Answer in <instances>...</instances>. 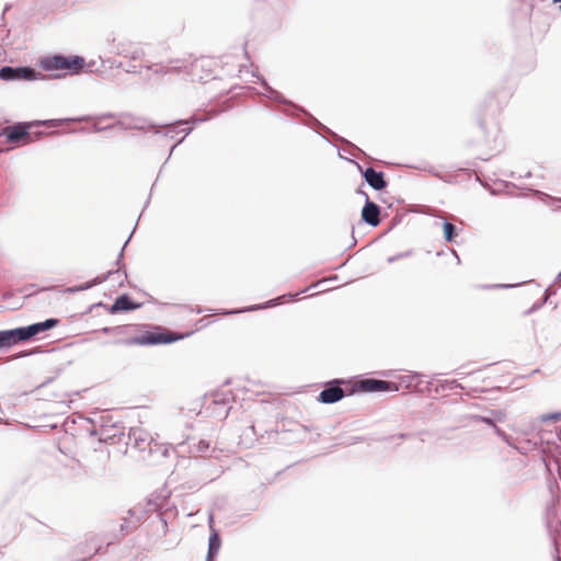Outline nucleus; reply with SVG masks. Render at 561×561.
Masks as SVG:
<instances>
[{
    "mask_svg": "<svg viewBox=\"0 0 561 561\" xmlns=\"http://www.w3.org/2000/svg\"><path fill=\"white\" fill-rule=\"evenodd\" d=\"M98 434H99V433H98V431H95V430L90 432V435H91V436H96Z\"/></svg>",
    "mask_w": 561,
    "mask_h": 561,
    "instance_id": "54",
    "label": "nucleus"
},
{
    "mask_svg": "<svg viewBox=\"0 0 561 561\" xmlns=\"http://www.w3.org/2000/svg\"><path fill=\"white\" fill-rule=\"evenodd\" d=\"M190 448H191V453L206 455L210 450V442L207 439H199L197 443L190 445Z\"/></svg>",
    "mask_w": 561,
    "mask_h": 561,
    "instance_id": "28",
    "label": "nucleus"
},
{
    "mask_svg": "<svg viewBox=\"0 0 561 561\" xmlns=\"http://www.w3.org/2000/svg\"><path fill=\"white\" fill-rule=\"evenodd\" d=\"M173 70H175V68H168V69H165L163 67H160V68L154 69L153 71H154V73H169V72H171Z\"/></svg>",
    "mask_w": 561,
    "mask_h": 561,
    "instance_id": "42",
    "label": "nucleus"
},
{
    "mask_svg": "<svg viewBox=\"0 0 561 561\" xmlns=\"http://www.w3.org/2000/svg\"><path fill=\"white\" fill-rule=\"evenodd\" d=\"M169 456V449L163 447L154 439H152L151 445H149L147 453L144 455L142 460L148 461L149 463H159L162 459Z\"/></svg>",
    "mask_w": 561,
    "mask_h": 561,
    "instance_id": "15",
    "label": "nucleus"
},
{
    "mask_svg": "<svg viewBox=\"0 0 561 561\" xmlns=\"http://www.w3.org/2000/svg\"><path fill=\"white\" fill-rule=\"evenodd\" d=\"M248 430H250L254 435H256L255 426L251 425Z\"/></svg>",
    "mask_w": 561,
    "mask_h": 561,
    "instance_id": "52",
    "label": "nucleus"
},
{
    "mask_svg": "<svg viewBox=\"0 0 561 561\" xmlns=\"http://www.w3.org/2000/svg\"><path fill=\"white\" fill-rule=\"evenodd\" d=\"M60 323V319L58 318H47L44 321L34 322L28 325H23L22 331L23 334L26 336L27 341L33 340L38 334L44 333L46 331H49L56 327H58Z\"/></svg>",
    "mask_w": 561,
    "mask_h": 561,
    "instance_id": "12",
    "label": "nucleus"
},
{
    "mask_svg": "<svg viewBox=\"0 0 561 561\" xmlns=\"http://www.w3.org/2000/svg\"><path fill=\"white\" fill-rule=\"evenodd\" d=\"M0 79L3 81H35L45 79V76L31 66H2Z\"/></svg>",
    "mask_w": 561,
    "mask_h": 561,
    "instance_id": "8",
    "label": "nucleus"
},
{
    "mask_svg": "<svg viewBox=\"0 0 561 561\" xmlns=\"http://www.w3.org/2000/svg\"><path fill=\"white\" fill-rule=\"evenodd\" d=\"M348 161H350L351 163L356 164L357 170H358V172H359L360 174H362V172H364V170L366 169V168H364L362 164H359L358 162H355L354 160L348 159Z\"/></svg>",
    "mask_w": 561,
    "mask_h": 561,
    "instance_id": "45",
    "label": "nucleus"
},
{
    "mask_svg": "<svg viewBox=\"0 0 561 561\" xmlns=\"http://www.w3.org/2000/svg\"><path fill=\"white\" fill-rule=\"evenodd\" d=\"M531 280H528V282H522V283H518V284H490V285H481V288L482 289H510V288H515L517 286H520V285H524L526 283H530Z\"/></svg>",
    "mask_w": 561,
    "mask_h": 561,
    "instance_id": "31",
    "label": "nucleus"
},
{
    "mask_svg": "<svg viewBox=\"0 0 561 561\" xmlns=\"http://www.w3.org/2000/svg\"><path fill=\"white\" fill-rule=\"evenodd\" d=\"M62 54H54L45 56L39 60V67L44 71H57L61 70Z\"/></svg>",
    "mask_w": 561,
    "mask_h": 561,
    "instance_id": "20",
    "label": "nucleus"
},
{
    "mask_svg": "<svg viewBox=\"0 0 561 561\" xmlns=\"http://www.w3.org/2000/svg\"><path fill=\"white\" fill-rule=\"evenodd\" d=\"M31 125L28 123H14L3 129L2 135L7 142H30L32 140Z\"/></svg>",
    "mask_w": 561,
    "mask_h": 561,
    "instance_id": "11",
    "label": "nucleus"
},
{
    "mask_svg": "<svg viewBox=\"0 0 561 561\" xmlns=\"http://www.w3.org/2000/svg\"><path fill=\"white\" fill-rule=\"evenodd\" d=\"M149 201H150V196H149V197H148V199L146 201V203H145V207H147V206H148Z\"/></svg>",
    "mask_w": 561,
    "mask_h": 561,
    "instance_id": "62",
    "label": "nucleus"
},
{
    "mask_svg": "<svg viewBox=\"0 0 561 561\" xmlns=\"http://www.w3.org/2000/svg\"><path fill=\"white\" fill-rule=\"evenodd\" d=\"M558 438H559V440L561 442V432H560V433H558Z\"/></svg>",
    "mask_w": 561,
    "mask_h": 561,
    "instance_id": "63",
    "label": "nucleus"
},
{
    "mask_svg": "<svg viewBox=\"0 0 561 561\" xmlns=\"http://www.w3.org/2000/svg\"><path fill=\"white\" fill-rule=\"evenodd\" d=\"M107 61H108L111 68H114L115 65L118 62L116 60H111V59H108Z\"/></svg>",
    "mask_w": 561,
    "mask_h": 561,
    "instance_id": "50",
    "label": "nucleus"
},
{
    "mask_svg": "<svg viewBox=\"0 0 561 561\" xmlns=\"http://www.w3.org/2000/svg\"><path fill=\"white\" fill-rule=\"evenodd\" d=\"M103 118H112L113 117V114L112 113H105L102 115Z\"/></svg>",
    "mask_w": 561,
    "mask_h": 561,
    "instance_id": "51",
    "label": "nucleus"
},
{
    "mask_svg": "<svg viewBox=\"0 0 561 561\" xmlns=\"http://www.w3.org/2000/svg\"><path fill=\"white\" fill-rule=\"evenodd\" d=\"M220 538H219V535L214 530L211 531L210 536H209V546H208V561H211L215 556L218 553L219 551V548H220Z\"/></svg>",
    "mask_w": 561,
    "mask_h": 561,
    "instance_id": "23",
    "label": "nucleus"
},
{
    "mask_svg": "<svg viewBox=\"0 0 561 561\" xmlns=\"http://www.w3.org/2000/svg\"><path fill=\"white\" fill-rule=\"evenodd\" d=\"M531 176V172H527L524 178H530Z\"/></svg>",
    "mask_w": 561,
    "mask_h": 561,
    "instance_id": "59",
    "label": "nucleus"
},
{
    "mask_svg": "<svg viewBox=\"0 0 561 561\" xmlns=\"http://www.w3.org/2000/svg\"><path fill=\"white\" fill-rule=\"evenodd\" d=\"M280 299H282V297H276V298L265 301L264 304L252 305V306H249V307L240 309V310H229V311H226V313L234 314V313H240L243 311H254V310H261V309L268 308V307H275L280 304Z\"/></svg>",
    "mask_w": 561,
    "mask_h": 561,
    "instance_id": "22",
    "label": "nucleus"
},
{
    "mask_svg": "<svg viewBox=\"0 0 561 561\" xmlns=\"http://www.w3.org/2000/svg\"><path fill=\"white\" fill-rule=\"evenodd\" d=\"M11 9V4L10 3H7L3 8V12H2V20H4V14Z\"/></svg>",
    "mask_w": 561,
    "mask_h": 561,
    "instance_id": "46",
    "label": "nucleus"
},
{
    "mask_svg": "<svg viewBox=\"0 0 561 561\" xmlns=\"http://www.w3.org/2000/svg\"><path fill=\"white\" fill-rule=\"evenodd\" d=\"M111 427L115 430L113 434H110L108 428L106 427L102 430L101 435H103V440H110L112 444H124L126 447L131 446L139 453L140 458L142 459L153 438L144 430L138 427H130L127 433L116 428V425H112Z\"/></svg>",
    "mask_w": 561,
    "mask_h": 561,
    "instance_id": "5",
    "label": "nucleus"
},
{
    "mask_svg": "<svg viewBox=\"0 0 561 561\" xmlns=\"http://www.w3.org/2000/svg\"><path fill=\"white\" fill-rule=\"evenodd\" d=\"M535 194L547 205L549 206H552L554 205L556 203H560L561 202V197H554V196H551L545 192H541V191H535Z\"/></svg>",
    "mask_w": 561,
    "mask_h": 561,
    "instance_id": "30",
    "label": "nucleus"
},
{
    "mask_svg": "<svg viewBox=\"0 0 561 561\" xmlns=\"http://www.w3.org/2000/svg\"><path fill=\"white\" fill-rule=\"evenodd\" d=\"M206 121H207L206 116L192 115L186 119H176L172 123H168V124H163V125H158V124H153V123L149 124V126H148L149 131H151L154 135L162 136V137H165L169 139H175L179 134L183 133V136L181 138L176 139V141L171 146L169 156H168L167 160L164 161L163 165L170 160L174 149L180 144H182L184 141L186 136H188L193 131L194 127L197 124L204 123Z\"/></svg>",
    "mask_w": 561,
    "mask_h": 561,
    "instance_id": "4",
    "label": "nucleus"
},
{
    "mask_svg": "<svg viewBox=\"0 0 561 561\" xmlns=\"http://www.w3.org/2000/svg\"><path fill=\"white\" fill-rule=\"evenodd\" d=\"M443 231L444 239L449 243L454 242L456 237L458 236L457 227L446 219L443 221Z\"/></svg>",
    "mask_w": 561,
    "mask_h": 561,
    "instance_id": "25",
    "label": "nucleus"
},
{
    "mask_svg": "<svg viewBox=\"0 0 561 561\" xmlns=\"http://www.w3.org/2000/svg\"><path fill=\"white\" fill-rule=\"evenodd\" d=\"M208 519H209V526H211L214 523L213 515H209Z\"/></svg>",
    "mask_w": 561,
    "mask_h": 561,
    "instance_id": "55",
    "label": "nucleus"
},
{
    "mask_svg": "<svg viewBox=\"0 0 561 561\" xmlns=\"http://www.w3.org/2000/svg\"><path fill=\"white\" fill-rule=\"evenodd\" d=\"M479 126L484 134L486 144H490L489 138H492L493 146H490V149L495 152H500L503 148V141L499 137V129L496 127H493L491 130L486 129L485 123L481 118L479 119Z\"/></svg>",
    "mask_w": 561,
    "mask_h": 561,
    "instance_id": "19",
    "label": "nucleus"
},
{
    "mask_svg": "<svg viewBox=\"0 0 561 561\" xmlns=\"http://www.w3.org/2000/svg\"><path fill=\"white\" fill-rule=\"evenodd\" d=\"M362 178L373 190L377 192H381L388 186L385 172L377 171L373 167H367L364 172H362Z\"/></svg>",
    "mask_w": 561,
    "mask_h": 561,
    "instance_id": "14",
    "label": "nucleus"
},
{
    "mask_svg": "<svg viewBox=\"0 0 561 561\" xmlns=\"http://www.w3.org/2000/svg\"><path fill=\"white\" fill-rule=\"evenodd\" d=\"M115 301L118 304L122 312H130L142 306V304L135 301L127 293L121 294L116 297Z\"/></svg>",
    "mask_w": 561,
    "mask_h": 561,
    "instance_id": "21",
    "label": "nucleus"
},
{
    "mask_svg": "<svg viewBox=\"0 0 561 561\" xmlns=\"http://www.w3.org/2000/svg\"><path fill=\"white\" fill-rule=\"evenodd\" d=\"M94 308H104V309H105V308H106V304H104V302H102V301H99V302L92 304V305L88 308L87 312H91Z\"/></svg>",
    "mask_w": 561,
    "mask_h": 561,
    "instance_id": "41",
    "label": "nucleus"
},
{
    "mask_svg": "<svg viewBox=\"0 0 561 561\" xmlns=\"http://www.w3.org/2000/svg\"><path fill=\"white\" fill-rule=\"evenodd\" d=\"M354 394H356V390L353 379L334 378L325 382L317 400L323 404H333Z\"/></svg>",
    "mask_w": 561,
    "mask_h": 561,
    "instance_id": "6",
    "label": "nucleus"
},
{
    "mask_svg": "<svg viewBox=\"0 0 561 561\" xmlns=\"http://www.w3.org/2000/svg\"><path fill=\"white\" fill-rule=\"evenodd\" d=\"M380 206L373 202L368 195H366V202L364 203V206L360 211L362 220L370 226V227H377L380 224Z\"/></svg>",
    "mask_w": 561,
    "mask_h": 561,
    "instance_id": "13",
    "label": "nucleus"
},
{
    "mask_svg": "<svg viewBox=\"0 0 561 561\" xmlns=\"http://www.w3.org/2000/svg\"><path fill=\"white\" fill-rule=\"evenodd\" d=\"M354 382L356 393L398 392L393 380L366 378Z\"/></svg>",
    "mask_w": 561,
    "mask_h": 561,
    "instance_id": "10",
    "label": "nucleus"
},
{
    "mask_svg": "<svg viewBox=\"0 0 561 561\" xmlns=\"http://www.w3.org/2000/svg\"><path fill=\"white\" fill-rule=\"evenodd\" d=\"M455 389H463V386L458 382L456 379H446V380H438L436 385L434 386L432 381L426 382V392L435 394H439L445 391L455 390Z\"/></svg>",
    "mask_w": 561,
    "mask_h": 561,
    "instance_id": "17",
    "label": "nucleus"
},
{
    "mask_svg": "<svg viewBox=\"0 0 561 561\" xmlns=\"http://www.w3.org/2000/svg\"><path fill=\"white\" fill-rule=\"evenodd\" d=\"M136 227H137V224L135 225V227H134V229H133L131 233L129 234V237L127 238V240H126V241H125V243L123 244V247H122V249H121V252L118 253L117 259H116V262H115V263H116V265L118 266V268H117L116 271H119L117 274L123 273V274H124V276H125V278L127 277V272H126L125 265H124V263H123L124 250H125V248H126L127 243L130 241V239H131V237H133V233H134V231H135Z\"/></svg>",
    "mask_w": 561,
    "mask_h": 561,
    "instance_id": "27",
    "label": "nucleus"
},
{
    "mask_svg": "<svg viewBox=\"0 0 561 561\" xmlns=\"http://www.w3.org/2000/svg\"><path fill=\"white\" fill-rule=\"evenodd\" d=\"M43 350H42V346H36L32 350H27V351H21L16 357L18 358H22V357H26V356H31V355H34V354H38V353H42Z\"/></svg>",
    "mask_w": 561,
    "mask_h": 561,
    "instance_id": "33",
    "label": "nucleus"
},
{
    "mask_svg": "<svg viewBox=\"0 0 561 561\" xmlns=\"http://www.w3.org/2000/svg\"><path fill=\"white\" fill-rule=\"evenodd\" d=\"M399 436H400V438H405L408 436V434H400Z\"/></svg>",
    "mask_w": 561,
    "mask_h": 561,
    "instance_id": "61",
    "label": "nucleus"
},
{
    "mask_svg": "<svg viewBox=\"0 0 561 561\" xmlns=\"http://www.w3.org/2000/svg\"><path fill=\"white\" fill-rule=\"evenodd\" d=\"M400 220H401L400 218L393 219V221H392V224L390 226V229L394 228L400 222Z\"/></svg>",
    "mask_w": 561,
    "mask_h": 561,
    "instance_id": "48",
    "label": "nucleus"
},
{
    "mask_svg": "<svg viewBox=\"0 0 561 561\" xmlns=\"http://www.w3.org/2000/svg\"><path fill=\"white\" fill-rule=\"evenodd\" d=\"M554 282H561V272L557 275Z\"/></svg>",
    "mask_w": 561,
    "mask_h": 561,
    "instance_id": "53",
    "label": "nucleus"
},
{
    "mask_svg": "<svg viewBox=\"0 0 561 561\" xmlns=\"http://www.w3.org/2000/svg\"><path fill=\"white\" fill-rule=\"evenodd\" d=\"M118 286L119 287L124 286V280L123 279L118 282Z\"/></svg>",
    "mask_w": 561,
    "mask_h": 561,
    "instance_id": "60",
    "label": "nucleus"
},
{
    "mask_svg": "<svg viewBox=\"0 0 561 561\" xmlns=\"http://www.w3.org/2000/svg\"><path fill=\"white\" fill-rule=\"evenodd\" d=\"M539 420L543 423L551 422V421H553V422L560 421L561 420V411L541 414L539 416Z\"/></svg>",
    "mask_w": 561,
    "mask_h": 561,
    "instance_id": "32",
    "label": "nucleus"
},
{
    "mask_svg": "<svg viewBox=\"0 0 561 561\" xmlns=\"http://www.w3.org/2000/svg\"><path fill=\"white\" fill-rule=\"evenodd\" d=\"M558 3H560V5H559V11H561V0H559V2H558Z\"/></svg>",
    "mask_w": 561,
    "mask_h": 561,
    "instance_id": "64",
    "label": "nucleus"
},
{
    "mask_svg": "<svg viewBox=\"0 0 561 561\" xmlns=\"http://www.w3.org/2000/svg\"><path fill=\"white\" fill-rule=\"evenodd\" d=\"M495 434L501 437L503 440L507 442L508 435L499 426H493Z\"/></svg>",
    "mask_w": 561,
    "mask_h": 561,
    "instance_id": "39",
    "label": "nucleus"
},
{
    "mask_svg": "<svg viewBox=\"0 0 561 561\" xmlns=\"http://www.w3.org/2000/svg\"><path fill=\"white\" fill-rule=\"evenodd\" d=\"M2 334L7 351L19 343L27 342L26 336L23 334L21 327L2 330Z\"/></svg>",
    "mask_w": 561,
    "mask_h": 561,
    "instance_id": "18",
    "label": "nucleus"
},
{
    "mask_svg": "<svg viewBox=\"0 0 561 561\" xmlns=\"http://www.w3.org/2000/svg\"><path fill=\"white\" fill-rule=\"evenodd\" d=\"M179 513L176 507L167 506L162 508L157 502L152 500L146 501V503H139L127 511V516H123V523L119 526L126 524L139 523L140 526H168L174 523V518L178 517Z\"/></svg>",
    "mask_w": 561,
    "mask_h": 561,
    "instance_id": "2",
    "label": "nucleus"
},
{
    "mask_svg": "<svg viewBox=\"0 0 561 561\" xmlns=\"http://www.w3.org/2000/svg\"><path fill=\"white\" fill-rule=\"evenodd\" d=\"M479 159L482 160V161H486V160L490 159V157H485V158L484 157H479Z\"/></svg>",
    "mask_w": 561,
    "mask_h": 561,
    "instance_id": "56",
    "label": "nucleus"
},
{
    "mask_svg": "<svg viewBox=\"0 0 561 561\" xmlns=\"http://www.w3.org/2000/svg\"><path fill=\"white\" fill-rule=\"evenodd\" d=\"M88 119H90V116H80V117H76V118H62V119H47V121H44L43 123L46 125H49V126H58L64 122H84Z\"/></svg>",
    "mask_w": 561,
    "mask_h": 561,
    "instance_id": "29",
    "label": "nucleus"
},
{
    "mask_svg": "<svg viewBox=\"0 0 561 561\" xmlns=\"http://www.w3.org/2000/svg\"><path fill=\"white\" fill-rule=\"evenodd\" d=\"M117 54L125 57V58H128L130 61H136V60H139L141 59L144 56H145V53L141 48H123V49H118L117 50Z\"/></svg>",
    "mask_w": 561,
    "mask_h": 561,
    "instance_id": "24",
    "label": "nucleus"
},
{
    "mask_svg": "<svg viewBox=\"0 0 561 561\" xmlns=\"http://www.w3.org/2000/svg\"><path fill=\"white\" fill-rule=\"evenodd\" d=\"M115 68H121V69H124L126 68L124 62L123 61H118L116 65H115Z\"/></svg>",
    "mask_w": 561,
    "mask_h": 561,
    "instance_id": "49",
    "label": "nucleus"
},
{
    "mask_svg": "<svg viewBox=\"0 0 561 561\" xmlns=\"http://www.w3.org/2000/svg\"><path fill=\"white\" fill-rule=\"evenodd\" d=\"M103 334L123 335L126 337L116 339L112 342L114 345L123 346H153L168 345L190 336L192 332L184 335H175L169 329L157 324H121L115 327H103L99 330Z\"/></svg>",
    "mask_w": 561,
    "mask_h": 561,
    "instance_id": "1",
    "label": "nucleus"
},
{
    "mask_svg": "<svg viewBox=\"0 0 561 561\" xmlns=\"http://www.w3.org/2000/svg\"><path fill=\"white\" fill-rule=\"evenodd\" d=\"M356 193H357V194H359V195H362V196H364L365 198H366V195H368L365 191H363V190H362V187H358V188L356 190Z\"/></svg>",
    "mask_w": 561,
    "mask_h": 561,
    "instance_id": "47",
    "label": "nucleus"
},
{
    "mask_svg": "<svg viewBox=\"0 0 561 561\" xmlns=\"http://www.w3.org/2000/svg\"><path fill=\"white\" fill-rule=\"evenodd\" d=\"M51 380H53V378L47 379V381H45L42 386L49 383Z\"/></svg>",
    "mask_w": 561,
    "mask_h": 561,
    "instance_id": "57",
    "label": "nucleus"
},
{
    "mask_svg": "<svg viewBox=\"0 0 561 561\" xmlns=\"http://www.w3.org/2000/svg\"><path fill=\"white\" fill-rule=\"evenodd\" d=\"M502 390L501 387H495V388H491V389H488V388H481L480 389V392H500Z\"/></svg>",
    "mask_w": 561,
    "mask_h": 561,
    "instance_id": "43",
    "label": "nucleus"
},
{
    "mask_svg": "<svg viewBox=\"0 0 561 561\" xmlns=\"http://www.w3.org/2000/svg\"><path fill=\"white\" fill-rule=\"evenodd\" d=\"M93 65L94 61L87 64L84 57L80 55L62 54L61 70L64 71V73H55L53 75V77L59 79L67 75L75 76L83 72H90L92 71L91 68Z\"/></svg>",
    "mask_w": 561,
    "mask_h": 561,
    "instance_id": "9",
    "label": "nucleus"
},
{
    "mask_svg": "<svg viewBox=\"0 0 561 561\" xmlns=\"http://www.w3.org/2000/svg\"><path fill=\"white\" fill-rule=\"evenodd\" d=\"M476 419L479 420L480 422L486 424V425L492 426V427L495 425L494 420L492 417H490V416L477 415Z\"/></svg>",
    "mask_w": 561,
    "mask_h": 561,
    "instance_id": "37",
    "label": "nucleus"
},
{
    "mask_svg": "<svg viewBox=\"0 0 561 561\" xmlns=\"http://www.w3.org/2000/svg\"><path fill=\"white\" fill-rule=\"evenodd\" d=\"M317 134H318L319 136H321V137H322V139H325L328 142H330V141L325 138V136L321 135L319 131H317Z\"/></svg>",
    "mask_w": 561,
    "mask_h": 561,
    "instance_id": "58",
    "label": "nucleus"
},
{
    "mask_svg": "<svg viewBox=\"0 0 561 561\" xmlns=\"http://www.w3.org/2000/svg\"><path fill=\"white\" fill-rule=\"evenodd\" d=\"M118 272L119 271H108L105 274H101V275L95 276L91 280H88L85 283L68 287L66 291L69 293V294H77V293H80V291H83V290H88V289H90V288H92V287H94L96 285H100V284L106 282L113 275H116V273H118Z\"/></svg>",
    "mask_w": 561,
    "mask_h": 561,
    "instance_id": "16",
    "label": "nucleus"
},
{
    "mask_svg": "<svg viewBox=\"0 0 561 561\" xmlns=\"http://www.w3.org/2000/svg\"><path fill=\"white\" fill-rule=\"evenodd\" d=\"M379 375L386 378H394L397 380H393L396 386L398 387V391L400 389H405L412 392H420L424 393L426 392V386L424 388H421V385L423 382L422 378L425 377L424 374L412 371L407 375H397L396 370L393 369H387L379 371Z\"/></svg>",
    "mask_w": 561,
    "mask_h": 561,
    "instance_id": "7",
    "label": "nucleus"
},
{
    "mask_svg": "<svg viewBox=\"0 0 561 561\" xmlns=\"http://www.w3.org/2000/svg\"><path fill=\"white\" fill-rule=\"evenodd\" d=\"M0 351H7L4 340H3L2 330H0Z\"/></svg>",
    "mask_w": 561,
    "mask_h": 561,
    "instance_id": "44",
    "label": "nucleus"
},
{
    "mask_svg": "<svg viewBox=\"0 0 561 561\" xmlns=\"http://www.w3.org/2000/svg\"><path fill=\"white\" fill-rule=\"evenodd\" d=\"M492 419L494 420V423L496 422H503L505 419V413L501 410H492Z\"/></svg>",
    "mask_w": 561,
    "mask_h": 561,
    "instance_id": "35",
    "label": "nucleus"
},
{
    "mask_svg": "<svg viewBox=\"0 0 561 561\" xmlns=\"http://www.w3.org/2000/svg\"><path fill=\"white\" fill-rule=\"evenodd\" d=\"M556 291L554 290H550V287H548L546 290H545V297L542 299H540L539 301H536L530 308H528L527 310H525L523 312V316L524 317H528L533 313H535L536 311H538L540 308L543 307V305L547 304L548 301V297L550 295H553Z\"/></svg>",
    "mask_w": 561,
    "mask_h": 561,
    "instance_id": "26",
    "label": "nucleus"
},
{
    "mask_svg": "<svg viewBox=\"0 0 561 561\" xmlns=\"http://www.w3.org/2000/svg\"><path fill=\"white\" fill-rule=\"evenodd\" d=\"M254 77H256L259 83L264 89V93L262 95L270 101L282 105L279 108L282 113L293 118H297L299 123L306 126H319L325 130L331 131L327 126H324L318 118H316L311 113H309L305 107L294 103L293 101L285 98L279 91L275 90L273 87L268 84L264 76L259 72H252Z\"/></svg>",
    "mask_w": 561,
    "mask_h": 561,
    "instance_id": "3",
    "label": "nucleus"
},
{
    "mask_svg": "<svg viewBox=\"0 0 561 561\" xmlns=\"http://www.w3.org/2000/svg\"><path fill=\"white\" fill-rule=\"evenodd\" d=\"M411 254H412V251H411V250H408V251H404V252H400V253H398V254H396V255L389 256V257L387 259V262H388V263H394V262H397L398 260H401V259H403V257H408V256H410Z\"/></svg>",
    "mask_w": 561,
    "mask_h": 561,
    "instance_id": "34",
    "label": "nucleus"
},
{
    "mask_svg": "<svg viewBox=\"0 0 561 561\" xmlns=\"http://www.w3.org/2000/svg\"><path fill=\"white\" fill-rule=\"evenodd\" d=\"M105 310L111 314H116V313L122 312L118 304L115 300L112 305H106Z\"/></svg>",
    "mask_w": 561,
    "mask_h": 561,
    "instance_id": "36",
    "label": "nucleus"
},
{
    "mask_svg": "<svg viewBox=\"0 0 561 561\" xmlns=\"http://www.w3.org/2000/svg\"><path fill=\"white\" fill-rule=\"evenodd\" d=\"M318 285H319V283L313 284V285H311V286H309V287H306V288L301 289V290H300L299 293H297V294H294V295H293V294H289V298H290V299H293V300H295V299H297V298H298V296H299V295L307 293V291H308V290H310L311 288H316Z\"/></svg>",
    "mask_w": 561,
    "mask_h": 561,
    "instance_id": "38",
    "label": "nucleus"
},
{
    "mask_svg": "<svg viewBox=\"0 0 561 561\" xmlns=\"http://www.w3.org/2000/svg\"><path fill=\"white\" fill-rule=\"evenodd\" d=\"M124 70L128 73H139L137 66L133 64H128L127 67L124 68Z\"/></svg>",
    "mask_w": 561,
    "mask_h": 561,
    "instance_id": "40",
    "label": "nucleus"
}]
</instances>
